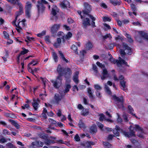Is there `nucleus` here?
Segmentation results:
<instances>
[{"label": "nucleus", "instance_id": "1", "mask_svg": "<svg viewBox=\"0 0 148 148\" xmlns=\"http://www.w3.org/2000/svg\"><path fill=\"white\" fill-rule=\"evenodd\" d=\"M130 129L132 128V126H130ZM142 129L138 125H135L134 127H133V129H131L130 132H123V134L126 137L130 138L132 136H135V130H138L141 131Z\"/></svg>", "mask_w": 148, "mask_h": 148}, {"label": "nucleus", "instance_id": "61", "mask_svg": "<svg viewBox=\"0 0 148 148\" xmlns=\"http://www.w3.org/2000/svg\"><path fill=\"white\" fill-rule=\"evenodd\" d=\"M108 38H111V36L110 34H107L106 35L103 36V38L104 39H106Z\"/></svg>", "mask_w": 148, "mask_h": 148}, {"label": "nucleus", "instance_id": "12", "mask_svg": "<svg viewBox=\"0 0 148 148\" xmlns=\"http://www.w3.org/2000/svg\"><path fill=\"white\" fill-rule=\"evenodd\" d=\"M59 11V9L55 5H53V8H52L51 13L53 15V16L52 18H51V19L52 20L53 18V19L54 18L55 19V20H56V16H55L56 15L57 12H58Z\"/></svg>", "mask_w": 148, "mask_h": 148}, {"label": "nucleus", "instance_id": "53", "mask_svg": "<svg viewBox=\"0 0 148 148\" xmlns=\"http://www.w3.org/2000/svg\"><path fill=\"white\" fill-rule=\"evenodd\" d=\"M94 87L96 90H100L102 89L101 87L98 84L94 85Z\"/></svg>", "mask_w": 148, "mask_h": 148}, {"label": "nucleus", "instance_id": "59", "mask_svg": "<svg viewBox=\"0 0 148 148\" xmlns=\"http://www.w3.org/2000/svg\"><path fill=\"white\" fill-rule=\"evenodd\" d=\"M26 21V20L24 19H23L22 21H20L18 23H21L20 25L21 26V27H23L25 25V23L24 22Z\"/></svg>", "mask_w": 148, "mask_h": 148}, {"label": "nucleus", "instance_id": "31", "mask_svg": "<svg viewBox=\"0 0 148 148\" xmlns=\"http://www.w3.org/2000/svg\"><path fill=\"white\" fill-rule=\"evenodd\" d=\"M81 145L84 147V148H91V146L90 145V143L87 142L85 143L81 144Z\"/></svg>", "mask_w": 148, "mask_h": 148}, {"label": "nucleus", "instance_id": "37", "mask_svg": "<svg viewBox=\"0 0 148 148\" xmlns=\"http://www.w3.org/2000/svg\"><path fill=\"white\" fill-rule=\"evenodd\" d=\"M52 54L54 60L56 62H57L58 61V56L56 53L54 52H53Z\"/></svg>", "mask_w": 148, "mask_h": 148}, {"label": "nucleus", "instance_id": "5", "mask_svg": "<svg viewBox=\"0 0 148 148\" xmlns=\"http://www.w3.org/2000/svg\"><path fill=\"white\" fill-rule=\"evenodd\" d=\"M85 9L82 11V13L84 15H88L89 17L93 21H95V18L91 15L89 14L90 12L91 9L90 6L87 3H85L84 4Z\"/></svg>", "mask_w": 148, "mask_h": 148}, {"label": "nucleus", "instance_id": "17", "mask_svg": "<svg viewBox=\"0 0 148 148\" xmlns=\"http://www.w3.org/2000/svg\"><path fill=\"white\" fill-rule=\"evenodd\" d=\"M32 145L33 146H36L38 147H42L43 145V143L40 141L36 140L35 142H32Z\"/></svg>", "mask_w": 148, "mask_h": 148}, {"label": "nucleus", "instance_id": "2", "mask_svg": "<svg viewBox=\"0 0 148 148\" xmlns=\"http://www.w3.org/2000/svg\"><path fill=\"white\" fill-rule=\"evenodd\" d=\"M112 97L113 99L116 102L119 108H123L124 101L123 96L114 95L112 96Z\"/></svg>", "mask_w": 148, "mask_h": 148}, {"label": "nucleus", "instance_id": "50", "mask_svg": "<svg viewBox=\"0 0 148 148\" xmlns=\"http://www.w3.org/2000/svg\"><path fill=\"white\" fill-rule=\"evenodd\" d=\"M7 148H17L14 146V145L10 143H8L6 144Z\"/></svg>", "mask_w": 148, "mask_h": 148}, {"label": "nucleus", "instance_id": "33", "mask_svg": "<svg viewBox=\"0 0 148 148\" xmlns=\"http://www.w3.org/2000/svg\"><path fill=\"white\" fill-rule=\"evenodd\" d=\"M140 34L142 37L148 41V35L145 32L143 31H141L140 32Z\"/></svg>", "mask_w": 148, "mask_h": 148}, {"label": "nucleus", "instance_id": "13", "mask_svg": "<svg viewBox=\"0 0 148 148\" xmlns=\"http://www.w3.org/2000/svg\"><path fill=\"white\" fill-rule=\"evenodd\" d=\"M60 27V24H55L53 25L51 28V32L53 34L56 33L59 30Z\"/></svg>", "mask_w": 148, "mask_h": 148}, {"label": "nucleus", "instance_id": "14", "mask_svg": "<svg viewBox=\"0 0 148 148\" xmlns=\"http://www.w3.org/2000/svg\"><path fill=\"white\" fill-rule=\"evenodd\" d=\"M62 97L58 93H56L54 97V102L56 103H59L62 100Z\"/></svg>", "mask_w": 148, "mask_h": 148}, {"label": "nucleus", "instance_id": "35", "mask_svg": "<svg viewBox=\"0 0 148 148\" xmlns=\"http://www.w3.org/2000/svg\"><path fill=\"white\" fill-rule=\"evenodd\" d=\"M89 113L88 110L87 109L84 108L81 112L82 114L84 116L87 115Z\"/></svg>", "mask_w": 148, "mask_h": 148}, {"label": "nucleus", "instance_id": "47", "mask_svg": "<svg viewBox=\"0 0 148 148\" xmlns=\"http://www.w3.org/2000/svg\"><path fill=\"white\" fill-rule=\"evenodd\" d=\"M7 141V139L3 136H2L1 138H0V143H3L6 142Z\"/></svg>", "mask_w": 148, "mask_h": 148}, {"label": "nucleus", "instance_id": "51", "mask_svg": "<svg viewBox=\"0 0 148 148\" xmlns=\"http://www.w3.org/2000/svg\"><path fill=\"white\" fill-rule=\"evenodd\" d=\"M46 31H43L41 33L38 34H37L38 36L39 37H41L42 36H44L45 35Z\"/></svg>", "mask_w": 148, "mask_h": 148}, {"label": "nucleus", "instance_id": "40", "mask_svg": "<svg viewBox=\"0 0 148 148\" xmlns=\"http://www.w3.org/2000/svg\"><path fill=\"white\" fill-rule=\"evenodd\" d=\"M126 36L127 38L128 41L131 43H132L133 42V40L131 38V36L129 34H126Z\"/></svg>", "mask_w": 148, "mask_h": 148}, {"label": "nucleus", "instance_id": "60", "mask_svg": "<svg viewBox=\"0 0 148 148\" xmlns=\"http://www.w3.org/2000/svg\"><path fill=\"white\" fill-rule=\"evenodd\" d=\"M40 79H41L44 86H45L46 83H47L48 80L46 79L43 78L42 77L40 78Z\"/></svg>", "mask_w": 148, "mask_h": 148}, {"label": "nucleus", "instance_id": "8", "mask_svg": "<svg viewBox=\"0 0 148 148\" xmlns=\"http://www.w3.org/2000/svg\"><path fill=\"white\" fill-rule=\"evenodd\" d=\"M19 8V11H17L16 13V17L15 20L12 22L13 25H15V26H17V25L15 23L18 17L21 15L23 12V6L21 4H19L18 5Z\"/></svg>", "mask_w": 148, "mask_h": 148}, {"label": "nucleus", "instance_id": "58", "mask_svg": "<svg viewBox=\"0 0 148 148\" xmlns=\"http://www.w3.org/2000/svg\"><path fill=\"white\" fill-rule=\"evenodd\" d=\"M130 5L131 8L133 11H135L136 10L137 8L134 4H131Z\"/></svg>", "mask_w": 148, "mask_h": 148}, {"label": "nucleus", "instance_id": "22", "mask_svg": "<svg viewBox=\"0 0 148 148\" xmlns=\"http://www.w3.org/2000/svg\"><path fill=\"white\" fill-rule=\"evenodd\" d=\"M9 3L13 5H18L19 4L21 3L19 2V0H6Z\"/></svg>", "mask_w": 148, "mask_h": 148}, {"label": "nucleus", "instance_id": "39", "mask_svg": "<svg viewBox=\"0 0 148 148\" xmlns=\"http://www.w3.org/2000/svg\"><path fill=\"white\" fill-rule=\"evenodd\" d=\"M20 23H18V24L17 25V26H16V29L18 32L19 33L20 32L22 29V27H21V26L20 25Z\"/></svg>", "mask_w": 148, "mask_h": 148}, {"label": "nucleus", "instance_id": "23", "mask_svg": "<svg viewBox=\"0 0 148 148\" xmlns=\"http://www.w3.org/2000/svg\"><path fill=\"white\" fill-rule=\"evenodd\" d=\"M90 132L92 134L95 133L97 132V129L96 126L95 125H92L90 128Z\"/></svg>", "mask_w": 148, "mask_h": 148}, {"label": "nucleus", "instance_id": "49", "mask_svg": "<svg viewBox=\"0 0 148 148\" xmlns=\"http://www.w3.org/2000/svg\"><path fill=\"white\" fill-rule=\"evenodd\" d=\"M30 10H25L26 16L28 18H29L31 16Z\"/></svg>", "mask_w": 148, "mask_h": 148}, {"label": "nucleus", "instance_id": "38", "mask_svg": "<svg viewBox=\"0 0 148 148\" xmlns=\"http://www.w3.org/2000/svg\"><path fill=\"white\" fill-rule=\"evenodd\" d=\"M128 108L130 113L133 115L135 116L136 118H138L136 116L135 114L133 113L132 112L134 111V110L131 106L130 105L128 106Z\"/></svg>", "mask_w": 148, "mask_h": 148}, {"label": "nucleus", "instance_id": "30", "mask_svg": "<svg viewBox=\"0 0 148 148\" xmlns=\"http://www.w3.org/2000/svg\"><path fill=\"white\" fill-rule=\"evenodd\" d=\"M47 110L45 108H44L43 110V112L42 114V116L43 118H44L45 119H46L47 118L46 114H47Z\"/></svg>", "mask_w": 148, "mask_h": 148}, {"label": "nucleus", "instance_id": "55", "mask_svg": "<svg viewBox=\"0 0 148 148\" xmlns=\"http://www.w3.org/2000/svg\"><path fill=\"white\" fill-rule=\"evenodd\" d=\"M97 124L99 128H100L101 130H102L103 127V124L99 122H97Z\"/></svg>", "mask_w": 148, "mask_h": 148}, {"label": "nucleus", "instance_id": "32", "mask_svg": "<svg viewBox=\"0 0 148 148\" xmlns=\"http://www.w3.org/2000/svg\"><path fill=\"white\" fill-rule=\"evenodd\" d=\"M104 87L107 93L110 95H111L112 93L109 87L106 84H104Z\"/></svg>", "mask_w": 148, "mask_h": 148}, {"label": "nucleus", "instance_id": "52", "mask_svg": "<svg viewBox=\"0 0 148 148\" xmlns=\"http://www.w3.org/2000/svg\"><path fill=\"white\" fill-rule=\"evenodd\" d=\"M103 21H111V18L110 17H107V16H104L103 17Z\"/></svg>", "mask_w": 148, "mask_h": 148}, {"label": "nucleus", "instance_id": "6", "mask_svg": "<svg viewBox=\"0 0 148 148\" xmlns=\"http://www.w3.org/2000/svg\"><path fill=\"white\" fill-rule=\"evenodd\" d=\"M109 60L114 64H116L118 67H121L122 64H124L125 65L127 64V62L120 57H119V60H115L112 56H111L109 59Z\"/></svg>", "mask_w": 148, "mask_h": 148}, {"label": "nucleus", "instance_id": "16", "mask_svg": "<svg viewBox=\"0 0 148 148\" xmlns=\"http://www.w3.org/2000/svg\"><path fill=\"white\" fill-rule=\"evenodd\" d=\"M63 71L64 70H63L61 66L60 65H59L57 69V71L58 74V75L57 76L58 78H59V77H62L63 75Z\"/></svg>", "mask_w": 148, "mask_h": 148}, {"label": "nucleus", "instance_id": "41", "mask_svg": "<svg viewBox=\"0 0 148 148\" xmlns=\"http://www.w3.org/2000/svg\"><path fill=\"white\" fill-rule=\"evenodd\" d=\"M12 124L14 125L17 129L19 128L20 126L16 122L13 121H11Z\"/></svg>", "mask_w": 148, "mask_h": 148}, {"label": "nucleus", "instance_id": "15", "mask_svg": "<svg viewBox=\"0 0 148 148\" xmlns=\"http://www.w3.org/2000/svg\"><path fill=\"white\" fill-rule=\"evenodd\" d=\"M40 100L38 99H34L33 102L32 103V105L34 110H36L38 108V103Z\"/></svg>", "mask_w": 148, "mask_h": 148}, {"label": "nucleus", "instance_id": "21", "mask_svg": "<svg viewBox=\"0 0 148 148\" xmlns=\"http://www.w3.org/2000/svg\"><path fill=\"white\" fill-rule=\"evenodd\" d=\"M126 82L124 81V79L121 80L120 82L121 88L124 90H126Z\"/></svg>", "mask_w": 148, "mask_h": 148}, {"label": "nucleus", "instance_id": "3", "mask_svg": "<svg viewBox=\"0 0 148 148\" xmlns=\"http://www.w3.org/2000/svg\"><path fill=\"white\" fill-rule=\"evenodd\" d=\"M96 64L99 67L101 68L102 70V75L101 76V79L103 80L108 78V71L107 69L105 68L104 65L101 63L99 62H97Z\"/></svg>", "mask_w": 148, "mask_h": 148}, {"label": "nucleus", "instance_id": "10", "mask_svg": "<svg viewBox=\"0 0 148 148\" xmlns=\"http://www.w3.org/2000/svg\"><path fill=\"white\" fill-rule=\"evenodd\" d=\"M62 77L58 78V77L56 78V79L55 81L51 80V82L53 83V85L55 88H58L62 84Z\"/></svg>", "mask_w": 148, "mask_h": 148}, {"label": "nucleus", "instance_id": "43", "mask_svg": "<svg viewBox=\"0 0 148 148\" xmlns=\"http://www.w3.org/2000/svg\"><path fill=\"white\" fill-rule=\"evenodd\" d=\"M72 36V34L70 32H69L64 37L65 39H68L71 37Z\"/></svg>", "mask_w": 148, "mask_h": 148}, {"label": "nucleus", "instance_id": "62", "mask_svg": "<svg viewBox=\"0 0 148 148\" xmlns=\"http://www.w3.org/2000/svg\"><path fill=\"white\" fill-rule=\"evenodd\" d=\"M3 134L5 135H10V134L8 131L5 129H4L3 130Z\"/></svg>", "mask_w": 148, "mask_h": 148}, {"label": "nucleus", "instance_id": "27", "mask_svg": "<svg viewBox=\"0 0 148 148\" xmlns=\"http://www.w3.org/2000/svg\"><path fill=\"white\" fill-rule=\"evenodd\" d=\"M110 3L114 5H120L121 3V1L120 0H113L110 1Z\"/></svg>", "mask_w": 148, "mask_h": 148}, {"label": "nucleus", "instance_id": "54", "mask_svg": "<svg viewBox=\"0 0 148 148\" xmlns=\"http://www.w3.org/2000/svg\"><path fill=\"white\" fill-rule=\"evenodd\" d=\"M59 93L60 95L62 96V97H63L67 93V92H66L64 90H63L62 91H59Z\"/></svg>", "mask_w": 148, "mask_h": 148}, {"label": "nucleus", "instance_id": "29", "mask_svg": "<svg viewBox=\"0 0 148 148\" xmlns=\"http://www.w3.org/2000/svg\"><path fill=\"white\" fill-rule=\"evenodd\" d=\"M38 135L40 138L45 140H47L49 138L47 135L45 133L40 134Z\"/></svg>", "mask_w": 148, "mask_h": 148}, {"label": "nucleus", "instance_id": "19", "mask_svg": "<svg viewBox=\"0 0 148 148\" xmlns=\"http://www.w3.org/2000/svg\"><path fill=\"white\" fill-rule=\"evenodd\" d=\"M61 6L63 8H66L67 7H70L69 2L67 1H65L61 3Z\"/></svg>", "mask_w": 148, "mask_h": 148}, {"label": "nucleus", "instance_id": "46", "mask_svg": "<svg viewBox=\"0 0 148 148\" xmlns=\"http://www.w3.org/2000/svg\"><path fill=\"white\" fill-rule=\"evenodd\" d=\"M58 36L62 39L64 38L65 35L62 32H59L58 33Z\"/></svg>", "mask_w": 148, "mask_h": 148}, {"label": "nucleus", "instance_id": "28", "mask_svg": "<svg viewBox=\"0 0 148 148\" xmlns=\"http://www.w3.org/2000/svg\"><path fill=\"white\" fill-rule=\"evenodd\" d=\"M56 143V141L52 140L49 138L46 140L45 142V144L47 145H49L50 144H54Z\"/></svg>", "mask_w": 148, "mask_h": 148}, {"label": "nucleus", "instance_id": "4", "mask_svg": "<svg viewBox=\"0 0 148 148\" xmlns=\"http://www.w3.org/2000/svg\"><path fill=\"white\" fill-rule=\"evenodd\" d=\"M123 47L125 49V50L120 49V53L123 58H124V56L126 53L129 55L131 54V48L125 43H123Z\"/></svg>", "mask_w": 148, "mask_h": 148}, {"label": "nucleus", "instance_id": "42", "mask_svg": "<svg viewBox=\"0 0 148 148\" xmlns=\"http://www.w3.org/2000/svg\"><path fill=\"white\" fill-rule=\"evenodd\" d=\"M93 47L92 44L90 42H88L86 45V48L87 49L89 50L91 49Z\"/></svg>", "mask_w": 148, "mask_h": 148}, {"label": "nucleus", "instance_id": "18", "mask_svg": "<svg viewBox=\"0 0 148 148\" xmlns=\"http://www.w3.org/2000/svg\"><path fill=\"white\" fill-rule=\"evenodd\" d=\"M87 91L88 93V96L91 99L93 100L94 99V97L93 95L94 93V91L90 88L87 89Z\"/></svg>", "mask_w": 148, "mask_h": 148}, {"label": "nucleus", "instance_id": "26", "mask_svg": "<svg viewBox=\"0 0 148 148\" xmlns=\"http://www.w3.org/2000/svg\"><path fill=\"white\" fill-rule=\"evenodd\" d=\"M78 125L79 127L81 128L85 129L86 127L84 123L81 120H79Z\"/></svg>", "mask_w": 148, "mask_h": 148}, {"label": "nucleus", "instance_id": "9", "mask_svg": "<svg viewBox=\"0 0 148 148\" xmlns=\"http://www.w3.org/2000/svg\"><path fill=\"white\" fill-rule=\"evenodd\" d=\"M64 71L65 72L64 76L66 78V82H70V80L69 79H68L71 77L72 74V72L71 70L69 68H66L64 69Z\"/></svg>", "mask_w": 148, "mask_h": 148}, {"label": "nucleus", "instance_id": "7", "mask_svg": "<svg viewBox=\"0 0 148 148\" xmlns=\"http://www.w3.org/2000/svg\"><path fill=\"white\" fill-rule=\"evenodd\" d=\"M38 4L36 5L38 8V12H42L44 10L45 7V4H47V2L45 0H39L38 1Z\"/></svg>", "mask_w": 148, "mask_h": 148}, {"label": "nucleus", "instance_id": "56", "mask_svg": "<svg viewBox=\"0 0 148 148\" xmlns=\"http://www.w3.org/2000/svg\"><path fill=\"white\" fill-rule=\"evenodd\" d=\"M49 121L50 123L52 124L55 125L57 123V122L56 121L51 119H49Z\"/></svg>", "mask_w": 148, "mask_h": 148}, {"label": "nucleus", "instance_id": "48", "mask_svg": "<svg viewBox=\"0 0 148 148\" xmlns=\"http://www.w3.org/2000/svg\"><path fill=\"white\" fill-rule=\"evenodd\" d=\"M71 48L75 51V53L77 54L78 53L77 51V48L75 45H73L71 46Z\"/></svg>", "mask_w": 148, "mask_h": 148}, {"label": "nucleus", "instance_id": "20", "mask_svg": "<svg viewBox=\"0 0 148 148\" xmlns=\"http://www.w3.org/2000/svg\"><path fill=\"white\" fill-rule=\"evenodd\" d=\"M120 128L117 125H116L115 127V129L113 130V134L116 136H119V131L120 130Z\"/></svg>", "mask_w": 148, "mask_h": 148}, {"label": "nucleus", "instance_id": "44", "mask_svg": "<svg viewBox=\"0 0 148 148\" xmlns=\"http://www.w3.org/2000/svg\"><path fill=\"white\" fill-rule=\"evenodd\" d=\"M103 146L104 147H110L111 146V145L108 142H103Z\"/></svg>", "mask_w": 148, "mask_h": 148}, {"label": "nucleus", "instance_id": "36", "mask_svg": "<svg viewBox=\"0 0 148 148\" xmlns=\"http://www.w3.org/2000/svg\"><path fill=\"white\" fill-rule=\"evenodd\" d=\"M36 62L34 60H33L32 61L29 63L27 65L28 70L30 72H32V68L30 67V65L32 64L34 62Z\"/></svg>", "mask_w": 148, "mask_h": 148}, {"label": "nucleus", "instance_id": "64", "mask_svg": "<svg viewBox=\"0 0 148 148\" xmlns=\"http://www.w3.org/2000/svg\"><path fill=\"white\" fill-rule=\"evenodd\" d=\"M3 33L4 36L6 38L8 39L9 37V35L5 31H3Z\"/></svg>", "mask_w": 148, "mask_h": 148}, {"label": "nucleus", "instance_id": "63", "mask_svg": "<svg viewBox=\"0 0 148 148\" xmlns=\"http://www.w3.org/2000/svg\"><path fill=\"white\" fill-rule=\"evenodd\" d=\"M49 38V36H47L45 37V40L47 43H49L50 42Z\"/></svg>", "mask_w": 148, "mask_h": 148}, {"label": "nucleus", "instance_id": "45", "mask_svg": "<svg viewBox=\"0 0 148 148\" xmlns=\"http://www.w3.org/2000/svg\"><path fill=\"white\" fill-rule=\"evenodd\" d=\"M99 120L100 121H103V120L105 119V116L104 115L102 114H99Z\"/></svg>", "mask_w": 148, "mask_h": 148}, {"label": "nucleus", "instance_id": "34", "mask_svg": "<svg viewBox=\"0 0 148 148\" xmlns=\"http://www.w3.org/2000/svg\"><path fill=\"white\" fill-rule=\"evenodd\" d=\"M71 86L70 84H67L64 86L65 90H64L67 93L69 91V89L71 88Z\"/></svg>", "mask_w": 148, "mask_h": 148}, {"label": "nucleus", "instance_id": "57", "mask_svg": "<svg viewBox=\"0 0 148 148\" xmlns=\"http://www.w3.org/2000/svg\"><path fill=\"white\" fill-rule=\"evenodd\" d=\"M92 67L93 70L96 73H97L98 72L97 67L95 65L93 64L92 65Z\"/></svg>", "mask_w": 148, "mask_h": 148}, {"label": "nucleus", "instance_id": "11", "mask_svg": "<svg viewBox=\"0 0 148 148\" xmlns=\"http://www.w3.org/2000/svg\"><path fill=\"white\" fill-rule=\"evenodd\" d=\"M85 16L84 15V19L82 21V25L84 28H86L87 26L90 25V20L87 17L85 18Z\"/></svg>", "mask_w": 148, "mask_h": 148}, {"label": "nucleus", "instance_id": "25", "mask_svg": "<svg viewBox=\"0 0 148 148\" xmlns=\"http://www.w3.org/2000/svg\"><path fill=\"white\" fill-rule=\"evenodd\" d=\"M59 53L60 58L62 59L64 62L67 63H68L69 62L68 60L65 58L62 52L61 51H59Z\"/></svg>", "mask_w": 148, "mask_h": 148}, {"label": "nucleus", "instance_id": "24", "mask_svg": "<svg viewBox=\"0 0 148 148\" xmlns=\"http://www.w3.org/2000/svg\"><path fill=\"white\" fill-rule=\"evenodd\" d=\"M32 6V4L31 2H27L26 3V5H25V10H31Z\"/></svg>", "mask_w": 148, "mask_h": 148}]
</instances>
